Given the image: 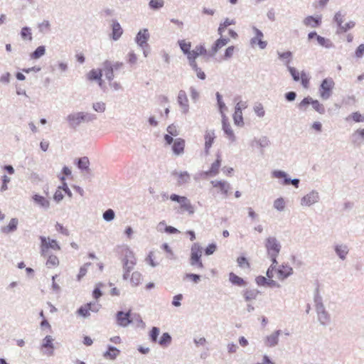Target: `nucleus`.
Returning <instances> with one entry per match:
<instances>
[{
    "instance_id": "nucleus-14",
    "label": "nucleus",
    "mask_w": 364,
    "mask_h": 364,
    "mask_svg": "<svg viewBox=\"0 0 364 364\" xmlns=\"http://www.w3.org/2000/svg\"><path fill=\"white\" fill-rule=\"evenodd\" d=\"M124 258L122 259L123 267H127V269L129 267H127V264H136V259L135 258L134 253L132 250L129 247H126L124 251Z\"/></svg>"
},
{
    "instance_id": "nucleus-43",
    "label": "nucleus",
    "mask_w": 364,
    "mask_h": 364,
    "mask_svg": "<svg viewBox=\"0 0 364 364\" xmlns=\"http://www.w3.org/2000/svg\"><path fill=\"white\" fill-rule=\"evenodd\" d=\"M63 187L60 186L58 188V189L55 191L54 194V199L57 202L61 200L63 198V193H67L68 189H67V185L65 183L63 182Z\"/></svg>"
},
{
    "instance_id": "nucleus-49",
    "label": "nucleus",
    "mask_w": 364,
    "mask_h": 364,
    "mask_svg": "<svg viewBox=\"0 0 364 364\" xmlns=\"http://www.w3.org/2000/svg\"><path fill=\"white\" fill-rule=\"evenodd\" d=\"M170 199L172 201H175V202L178 203L180 204V207L182 206V204L188 202V198L187 197L181 196L177 195L176 193H172L170 196Z\"/></svg>"
},
{
    "instance_id": "nucleus-31",
    "label": "nucleus",
    "mask_w": 364,
    "mask_h": 364,
    "mask_svg": "<svg viewBox=\"0 0 364 364\" xmlns=\"http://www.w3.org/2000/svg\"><path fill=\"white\" fill-rule=\"evenodd\" d=\"M185 148V140L181 138H177L172 146V151L174 154L180 155L183 153Z\"/></svg>"
},
{
    "instance_id": "nucleus-53",
    "label": "nucleus",
    "mask_w": 364,
    "mask_h": 364,
    "mask_svg": "<svg viewBox=\"0 0 364 364\" xmlns=\"http://www.w3.org/2000/svg\"><path fill=\"white\" fill-rule=\"evenodd\" d=\"M311 99L310 96L304 97L298 105V108L300 110L306 111L308 105H311Z\"/></svg>"
},
{
    "instance_id": "nucleus-24",
    "label": "nucleus",
    "mask_w": 364,
    "mask_h": 364,
    "mask_svg": "<svg viewBox=\"0 0 364 364\" xmlns=\"http://www.w3.org/2000/svg\"><path fill=\"white\" fill-rule=\"evenodd\" d=\"M278 277L280 280H284L293 274V269L287 264H282L277 269Z\"/></svg>"
},
{
    "instance_id": "nucleus-3",
    "label": "nucleus",
    "mask_w": 364,
    "mask_h": 364,
    "mask_svg": "<svg viewBox=\"0 0 364 364\" xmlns=\"http://www.w3.org/2000/svg\"><path fill=\"white\" fill-rule=\"evenodd\" d=\"M202 249L198 243H194L191 249L190 264L198 269H203L204 265L201 260Z\"/></svg>"
},
{
    "instance_id": "nucleus-56",
    "label": "nucleus",
    "mask_w": 364,
    "mask_h": 364,
    "mask_svg": "<svg viewBox=\"0 0 364 364\" xmlns=\"http://www.w3.org/2000/svg\"><path fill=\"white\" fill-rule=\"evenodd\" d=\"M46 49L45 47L41 46H38L36 50L31 53V57L33 59H38L43 56L45 54Z\"/></svg>"
},
{
    "instance_id": "nucleus-8",
    "label": "nucleus",
    "mask_w": 364,
    "mask_h": 364,
    "mask_svg": "<svg viewBox=\"0 0 364 364\" xmlns=\"http://www.w3.org/2000/svg\"><path fill=\"white\" fill-rule=\"evenodd\" d=\"M73 164L84 176H85V174L91 175V169L90 168V162L87 156L75 159L73 161Z\"/></svg>"
},
{
    "instance_id": "nucleus-51",
    "label": "nucleus",
    "mask_w": 364,
    "mask_h": 364,
    "mask_svg": "<svg viewBox=\"0 0 364 364\" xmlns=\"http://www.w3.org/2000/svg\"><path fill=\"white\" fill-rule=\"evenodd\" d=\"M349 119H352L355 122H364V114H361L359 112H353L350 115H349L346 120Z\"/></svg>"
},
{
    "instance_id": "nucleus-4",
    "label": "nucleus",
    "mask_w": 364,
    "mask_h": 364,
    "mask_svg": "<svg viewBox=\"0 0 364 364\" xmlns=\"http://www.w3.org/2000/svg\"><path fill=\"white\" fill-rule=\"evenodd\" d=\"M335 82L331 77L323 79L318 88V92L322 100H328L333 93Z\"/></svg>"
},
{
    "instance_id": "nucleus-22",
    "label": "nucleus",
    "mask_w": 364,
    "mask_h": 364,
    "mask_svg": "<svg viewBox=\"0 0 364 364\" xmlns=\"http://www.w3.org/2000/svg\"><path fill=\"white\" fill-rule=\"evenodd\" d=\"M112 33L111 38L114 41H117L122 36L123 33V29L121 27L119 23L116 19H113L112 21Z\"/></svg>"
},
{
    "instance_id": "nucleus-25",
    "label": "nucleus",
    "mask_w": 364,
    "mask_h": 364,
    "mask_svg": "<svg viewBox=\"0 0 364 364\" xmlns=\"http://www.w3.org/2000/svg\"><path fill=\"white\" fill-rule=\"evenodd\" d=\"M198 58V54H193V57L191 59H190L189 65L191 67V68L196 73L197 77L200 80H205L206 77V75L203 71L198 66L196 59Z\"/></svg>"
},
{
    "instance_id": "nucleus-21",
    "label": "nucleus",
    "mask_w": 364,
    "mask_h": 364,
    "mask_svg": "<svg viewBox=\"0 0 364 364\" xmlns=\"http://www.w3.org/2000/svg\"><path fill=\"white\" fill-rule=\"evenodd\" d=\"M222 124L223 130L224 131L225 134L228 136L231 141H235L236 140V137L232 129H231V126L228 122L226 116L224 114H223Z\"/></svg>"
},
{
    "instance_id": "nucleus-44",
    "label": "nucleus",
    "mask_w": 364,
    "mask_h": 364,
    "mask_svg": "<svg viewBox=\"0 0 364 364\" xmlns=\"http://www.w3.org/2000/svg\"><path fill=\"white\" fill-rule=\"evenodd\" d=\"M171 335L168 333H164L159 341V344L162 347H167L171 344Z\"/></svg>"
},
{
    "instance_id": "nucleus-52",
    "label": "nucleus",
    "mask_w": 364,
    "mask_h": 364,
    "mask_svg": "<svg viewBox=\"0 0 364 364\" xmlns=\"http://www.w3.org/2000/svg\"><path fill=\"white\" fill-rule=\"evenodd\" d=\"M114 217H115V213L111 208L106 210L103 213V215H102L103 219L107 222H110V221L113 220L114 219Z\"/></svg>"
},
{
    "instance_id": "nucleus-62",
    "label": "nucleus",
    "mask_w": 364,
    "mask_h": 364,
    "mask_svg": "<svg viewBox=\"0 0 364 364\" xmlns=\"http://www.w3.org/2000/svg\"><path fill=\"white\" fill-rule=\"evenodd\" d=\"M159 333H160L159 328L155 327V326L152 327V328L151 329V331L149 332V337L152 342L155 343L157 341V338L159 335Z\"/></svg>"
},
{
    "instance_id": "nucleus-35",
    "label": "nucleus",
    "mask_w": 364,
    "mask_h": 364,
    "mask_svg": "<svg viewBox=\"0 0 364 364\" xmlns=\"http://www.w3.org/2000/svg\"><path fill=\"white\" fill-rule=\"evenodd\" d=\"M119 353L120 350L116 347L108 346L107 350L104 353L103 356L105 358L114 360L119 355Z\"/></svg>"
},
{
    "instance_id": "nucleus-33",
    "label": "nucleus",
    "mask_w": 364,
    "mask_h": 364,
    "mask_svg": "<svg viewBox=\"0 0 364 364\" xmlns=\"http://www.w3.org/2000/svg\"><path fill=\"white\" fill-rule=\"evenodd\" d=\"M242 296L246 301L256 299L260 291L257 289H246L242 291Z\"/></svg>"
},
{
    "instance_id": "nucleus-26",
    "label": "nucleus",
    "mask_w": 364,
    "mask_h": 364,
    "mask_svg": "<svg viewBox=\"0 0 364 364\" xmlns=\"http://www.w3.org/2000/svg\"><path fill=\"white\" fill-rule=\"evenodd\" d=\"M53 339L50 336H47L43 341L41 348L45 349L44 353L48 355H51L53 352Z\"/></svg>"
},
{
    "instance_id": "nucleus-9",
    "label": "nucleus",
    "mask_w": 364,
    "mask_h": 364,
    "mask_svg": "<svg viewBox=\"0 0 364 364\" xmlns=\"http://www.w3.org/2000/svg\"><path fill=\"white\" fill-rule=\"evenodd\" d=\"M314 38H316L318 45L325 48L330 49L333 48L335 47V45L329 38H326L321 36L318 35L315 31H311L310 33H308L309 41L312 40Z\"/></svg>"
},
{
    "instance_id": "nucleus-7",
    "label": "nucleus",
    "mask_w": 364,
    "mask_h": 364,
    "mask_svg": "<svg viewBox=\"0 0 364 364\" xmlns=\"http://www.w3.org/2000/svg\"><path fill=\"white\" fill-rule=\"evenodd\" d=\"M265 247L268 255H279L281 250V245L274 237H269L265 241Z\"/></svg>"
},
{
    "instance_id": "nucleus-54",
    "label": "nucleus",
    "mask_w": 364,
    "mask_h": 364,
    "mask_svg": "<svg viewBox=\"0 0 364 364\" xmlns=\"http://www.w3.org/2000/svg\"><path fill=\"white\" fill-rule=\"evenodd\" d=\"M105 284L102 282H99L96 284L94 290L92 291V296L95 299H98L102 295L101 287H104Z\"/></svg>"
},
{
    "instance_id": "nucleus-57",
    "label": "nucleus",
    "mask_w": 364,
    "mask_h": 364,
    "mask_svg": "<svg viewBox=\"0 0 364 364\" xmlns=\"http://www.w3.org/2000/svg\"><path fill=\"white\" fill-rule=\"evenodd\" d=\"M274 208L279 211H283L285 208V201L283 198H279L274 201Z\"/></svg>"
},
{
    "instance_id": "nucleus-13",
    "label": "nucleus",
    "mask_w": 364,
    "mask_h": 364,
    "mask_svg": "<svg viewBox=\"0 0 364 364\" xmlns=\"http://www.w3.org/2000/svg\"><path fill=\"white\" fill-rule=\"evenodd\" d=\"M171 176L177 178V184L181 186L191 181V176L187 171L178 172L174 170L171 172Z\"/></svg>"
},
{
    "instance_id": "nucleus-50",
    "label": "nucleus",
    "mask_w": 364,
    "mask_h": 364,
    "mask_svg": "<svg viewBox=\"0 0 364 364\" xmlns=\"http://www.w3.org/2000/svg\"><path fill=\"white\" fill-rule=\"evenodd\" d=\"M164 5V0H150L149 6L153 10H159Z\"/></svg>"
},
{
    "instance_id": "nucleus-18",
    "label": "nucleus",
    "mask_w": 364,
    "mask_h": 364,
    "mask_svg": "<svg viewBox=\"0 0 364 364\" xmlns=\"http://www.w3.org/2000/svg\"><path fill=\"white\" fill-rule=\"evenodd\" d=\"M205 139V155L209 154L210 149L211 148L214 140L215 139L214 130H207L204 135Z\"/></svg>"
},
{
    "instance_id": "nucleus-55",
    "label": "nucleus",
    "mask_w": 364,
    "mask_h": 364,
    "mask_svg": "<svg viewBox=\"0 0 364 364\" xmlns=\"http://www.w3.org/2000/svg\"><path fill=\"white\" fill-rule=\"evenodd\" d=\"M21 38L25 41H31L32 40V33L28 27H23L21 31Z\"/></svg>"
},
{
    "instance_id": "nucleus-39",
    "label": "nucleus",
    "mask_w": 364,
    "mask_h": 364,
    "mask_svg": "<svg viewBox=\"0 0 364 364\" xmlns=\"http://www.w3.org/2000/svg\"><path fill=\"white\" fill-rule=\"evenodd\" d=\"M102 73L100 69H92L91 70L87 75V79L90 81H97L100 80V77H102Z\"/></svg>"
},
{
    "instance_id": "nucleus-12",
    "label": "nucleus",
    "mask_w": 364,
    "mask_h": 364,
    "mask_svg": "<svg viewBox=\"0 0 364 364\" xmlns=\"http://www.w3.org/2000/svg\"><path fill=\"white\" fill-rule=\"evenodd\" d=\"M230 41L228 38H223L220 37L218 38L212 46L211 50L208 52L207 51L208 57L212 58L214 57L215 53L223 46H226Z\"/></svg>"
},
{
    "instance_id": "nucleus-40",
    "label": "nucleus",
    "mask_w": 364,
    "mask_h": 364,
    "mask_svg": "<svg viewBox=\"0 0 364 364\" xmlns=\"http://www.w3.org/2000/svg\"><path fill=\"white\" fill-rule=\"evenodd\" d=\"M179 208L180 210L177 211L178 213H183L184 211H186L189 215H193L195 213L194 206L191 203L189 199L188 202L182 204V206L179 207Z\"/></svg>"
},
{
    "instance_id": "nucleus-42",
    "label": "nucleus",
    "mask_w": 364,
    "mask_h": 364,
    "mask_svg": "<svg viewBox=\"0 0 364 364\" xmlns=\"http://www.w3.org/2000/svg\"><path fill=\"white\" fill-rule=\"evenodd\" d=\"M18 221L16 218H12L9 225L2 228V231L5 233H9L16 230Z\"/></svg>"
},
{
    "instance_id": "nucleus-32",
    "label": "nucleus",
    "mask_w": 364,
    "mask_h": 364,
    "mask_svg": "<svg viewBox=\"0 0 364 364\" xmlns=\"http://www.w3.org/2000/svg\"><path fill=\"white\" fill-rule=\"evenodd\" d=\"M277 55L279 59L283 61L284 65H286L287 68L291 67L289 64L293 59V53L291 51L288 50L284 53L277 51Z\"/></svg>"
},
{
    "instance_id": "nucleus-1",
    "label": "nucleus",
    "mask_w": 364,
    "mask_h": 364,
    "mask_svg": "<svg viewBox=\"0 0 364 364\" xmlns=\"http://www.w3.org/2000/svg\"><path fill=\"white\" fill-rule=\"evenodd\" d=\"M97 119L95 114L78 112L70 114V127L76 129L82 123H90Z\"/></svg>"
},
{
    "instance_id": "nucleus-11",
    "label": "nucleus",
    "mask_w": 364,
    "mask_h": 364,
    "mask_svg": "<svg viewBox=\"0 0 364 364\" xmlns=\"http://www.w3.org/2000/svg\"><path fill=\"white\" fill-rule=\"evenodd\" d=\"M150 37L149 31L147 28H143L140 30L135 38V41L139 46L141 48H149L147 41Z\"/></svg>"
},
{
    "instance_id": "nucleus-60",
    "label": "nucleus",
    "mask_w": 364,
    "mask_h": 364,
    "mask_svg": "<svg viewBox=\"0 0 364 364\" xmlns=\"http://www.w3.org/2000/svg\"><path fill=\"white\" fill-rule=\"evenodd\" d=\"M93 109L100 113H102L106 109V105L103 102H97L92 104Z\"/></svg>"
},
{
    "instance_id": "nucleus-29",
    "label": "nucleus",
    "mask_w": 364,
    "mask_h": 364,
    "mask_svg": "<svg viewBox=\"0 0 364 364\" xmlns=\"http://www.w3.org/2000/svg\"><path fill=\"white\" fill-rule=\"evenodd\" d=\"M221 154L218 151L216 154V160L211 164L210 170L207 172L208 175L216 176L219 172V168L221 165Z\"/></svg>"
},
{
    "instance_id": "nucleus-41",
    "label": "nucleus",
    "mask_w": 364,
    "mask_h": 364,
    "mask_svg": "<svg viewBox=\"0 0 364 364\" xmlns=\"http://www.w3.org/2000/svg\"><path fill=\"white\" fill-rule=\"evenodd\" d=\"M346 13L341 11L336 12L333 16V21L337 24L338 29L343 25Z\"/></svg>"
},
{
    "instance_id": "nucleus-36",
    "label": "nucleus",
    "mask_w": 364,
    "mask_h": 364,
    "mask_svg": "<svg viewBox=\"0 0 364 364\" xmlns=\"http://www.w3.org/2000/svg\"><path fill=\"white\" fill-rule=\"evenodd\" d=\"M252 30L255 33V39H258V46L260 49H264L267 46V42L262 41L263 33L255 26H252Z\"/></svg>"
},
{
    "instance_id": "nucleus-28",
    "label": "nucleus",
    "mask_w": 364,
    "mask_h": 364,
    "mask_svg": "<svg viewBox=\"0 0 364 364\" xmlns=\"http://www.w3.org/2000/svg\"><path fill=\"white\" fill-rule=\"evenodd\" d=\"M213 187H218L225 197L228 196V192L231 188L230 184L225 181H212Z\"/></svg>"
},
{
    "instance_id": "nucleus-30",
    "label": "nucleus",
    "mask_w": 364,
    "mask_h": 364,
    "mask_svg": "<svg viewBox=\"0 0 364 364\" xmlns=\"http://www.w3.org/2000/svg\"><path fill=\"white\" fill-rule=\"evenodd\" d=\"M103 69L105 70V75L109 82H111L114 77V68L112 63L109 60H105L103 63Z\"/></svg>"
},
{
    "instance_id": "nucleus-5",
    "label": "nucleus",
    "mask_w": 364,
    "mask_h": 364,
    "mask_svg": "<svg viewBox=\"0 0 364 364\" xmlns=\"http://www.w3.org/2000/svg\"><path fill=\"white\" fill-rule=\"evenodd\" d=\"M40 240L41 241V254L43 256H46L48 254L49 249L53 250H59L60 246L57 243L56 240H50L49 237L41 236Z\"/></svg>"
},
{
    "instance_id": "nucleus-48",
    "label": "nucleus",
    "mask_w": 364,
    "mask_h": 364,
    "mask_svg": "<svg viewBox=\"0 0 364 364\" xmlns=\"http://www.w3.org/2000/svg\"><path fill=\"white\" fill-rule=\"evenodd\" d=\"M33 200L36 203L43 208H48L49 206V201L41 196L35 195L33 196Z\"/></svg>"
},
{
    "instance_id": "nucleus-63",
    "label": "nucleus",
    "mask_w": 364,
    "mask_h": 364,
    "mask_svg": "<svg viewBox=\"0 0 364 364\" xmlns=\"http://www.w3.org/2000/svg\"><path fill=\"white\" fill-rule=\"evenodd\" d=\"M215 95H216V99H217V102H218L219 110L223 114V109H227V107L225 106V104L223 101L222 95L218 92H216Z\"/></svg>"
},
{
    "instance_id": "nucleus-15",
    "label": "nucleus",
    "mask_w": 364,
    "mask_h": 364,
    "mask_svg": "<svg viewBox=\"0 0 364 364\" xmlns=\"http://www.w3.org/2000/svg\"><path fill=\"white\" fill-rule=\"evenodd\" d=\"M319 200L318 193L316 191H312L309 193L304 196L301 200V204L310 206Z\"/></svg>"
},
{
    "instance_id": "nucleus-64",
    "label": "nucleus",
    "mask_w": 364,
    "mask_h": 364,
    "mask_svg": "<svg viewBox=\"0 0 364 364\" xmlns=\"http://www.w3.org/2000/svg\"><path fill=\"white\" fill-rule=\"evenodd\" d=\"M254 111L257 114V115L259 117H262L265 114V112L263 107V105L261 103H258L254 107Z\"/></svg>"
},
{
    "instance_id": "nucleus-16",
    "label": "nucleus",
    "mask_w": 364,
    "mask_h": 364,
    "mask_svg": "<svg viewBox=\"0 0 364 364\" xmlns=\"http://www.w3.org/2000/svg\"><path fill=\"white\" fill-rule=\"evenodd\" d=\"M303 23L307 27L318 28L322 23V18L321 16H308L303 20Z\"/></svg>"
},
{
    "instance_id": "nucleus-37",
    "label": "nucleus",
    "mask_w": 364,
    "mask_h": 364,
    "mask_svg": "<svg viewBox=\"0 0 364 364\" xmlns=\"http://www.w3.org/2000/svg\"><path fill=\"white\" fill-rule=\"evenodd\" d=\"M229 280L233 285L238 287L246 286L247 284L242 277H240L233 272L229 274Z\"/></svg>"
},
{
    "instance_id": "nucleus-45",
    "label": "nucleus",
    "mask_w": 364,
    "mask_h": 364,
    "mask_svg": "<svg viewBox=\"0 0 364 364\" xmlns=\"http://www.w3.org/2000/svg\"><path fill=\"white\" fill-rule=\"evenodd\" d=\"M311 105L313 109L321 114H323L326 112V109L323 104L320 103L318 100L311 99Z\"/></svg>"
},
{
    "instance_id": "nucleus-61",
    "label": "nucleus",
    "mask_w": 364,
    "mask_h": 364,
    "mask_svg": "<svg viewBox=\"0 0 364 364\" xmlns=\"http://www.w3.org/2000/svg\"><path fill=\"white\" fill-rule=\"evenodd\" d=\"M58 263H59V261H58V257L55 255H50V256H49L48 259H47L46 266L48 268H52V267H56L58 264Z\"/></svg>"
},
{
    "instance_id": "nucleus-2",
    "label": "nucleus",
    "mask_w": 364,
    "mask_h": 364,
    "mask_svg": "<svg viewBox=\"0 0 364 364\" xmlns=\"http://www.w3.org/2000/svg\"><path fill=\"white\" fill-rule=\"evenodd\" d=\"M178 43L180 46V48L181 49L182 52L185 55H187L188 62L190 61V59L192 58L193 53L198 54V57L199 55H203L207 54V50L203 45L196 46V48L193 50H191V42H186L185 40H179L178 41Z\"/></svg>"
},
{
    "instance_id": "nucleus-27",
    "label": "nucleus",
    "mask_w": 364,
    "mask_h": 364,
    "mask_svg": "<svg viewBox=\"0 0 364 364\" xmlns=\"http://www.w3.org/2000/svg\"><path fill=\"white\" fill-rule=\"evenodd\" d=\"M351 143L355 146H360L364 140V132L362 129H357L350 136Z\"/></svg>"
},
{
    "instance_id": "nucleus-23",
    "label": "nucleus",
    "mask_w": 364,
    "mask_h": 364,
    "mask_svg": "<svg viewBox=\"0 0 364 364\" xmlns=\"http://www.w3.org/2000/svg\"><path fill=\"white\" fill-rule=\"evenodd\" d=\"M318 314V319L320 323L323 326H326L330 323L331 316L328 311L326 310L325 306L321 309H316Z\"/></svg>"
},
{
    "instance_id": "nucleus-10",
    "label": "nucleus",
    "mask_w": 364,
    "mask_h": 364,
    "mask_svg": "<svg viewBox=\"0 0 364 364\" xmlns=\"http://www.w3.org/2000/svg\"><path fill=\"white\" fill-rule=\"evenodd\" d=\"M117 323L122 327H127L129 324L133 323V318H132L131 311H128L124 313L122 311H119L116 314Z\"/></svg>"
},
{
    "instance_id": "nucleus-58",
    "label": "nucleus",
    "mask_w": 364,
    "mask_h": 364,
    "mask_svg": "<svg viewBox=\"0 0 364 364\" xmlns=\"http://www.w3.org/2000/svg\"><path fill=\"white\" fill-rule=\"evenodd\" d=\"M87 306H88L87 305V304L83 306H81L77 311V314L83 318L88 317L90 315V314L89 308Z\"/></svg>"
},
{
    "instance_id": "nucleus-34",
    "label": "nucleus",
    "mask_w": 364,
    "mask_h": 364,
    "mask_svg": "<svg viewBox=\"0 0 364 364\" xmlns=\"http://www.w3.org/2000/svg\"><path fill=\"white\" fill-rule=\"evenodd\" d=\"M336 255L340 259L344 260L348 254L349 250L346 245H336L334 247Z\"/></svg>"
},
{
    "instance_id": "nucleus-17",
    "label": "nucleus",
    "mask_w": 364,
    "mask_h": 364,
    "mask_svg": "<svg viewBox=\"0 0 364 364\" xmlns=\"http://www.w3.org/2000/svg\"><path fill=\"white\" fill-rule=\"evenodd\" d=\"M177 102L180 107L183 109V113L187 114L189 110L188 100L186 93L184 90H181L178 92L177 97Z\"/></svg>"
},
{
    "instance_id": "nucleus-46",
    "label": "nucleus",
    "mask_w": 364,
    "mask_h": 364,
    "mask_svg": "<svg viewBox=\"0 0 364 364\" xmlns=\"http://www.w3.org/2000/svg\"><path fill=\"white\" fill-rule=\"evenodd\" d=\"M314 303L316 306V309H321V307H323L324 305L323 304V299L321 296L319 294V289L318 287H317L315 290L314 293Z\"/></svg>"
},
{
    "instance_id": "nucleus-38",
    "label": "nucleus",
    "mask_w": 364,
    "mask_h": 364,
    "mask_svg": "<svg viewBox=\"0 0 364 364\" xmlns=\"http://www.w3.org/2000/svg\"><path fill=\"white\" fill-rule=\"evenodd\" d=\"M233 121L234 124L238 127H242L244 126L242 113L240 110L239 107L235 108V112L233 114Z\"/></svg>"
},
{
    "instance_id": "nucleus-19",
    "label": "nucleus",
    "mask_w": 364,
    "mask_h": 364,
    "mask_svg": "<svg viewBox=\"0 0 364 364\" xmlns=\"http://www.w3.org/2000/svg\"><path fill=\"white\" fill-rule=\"evenodd\" d=\"M282 331L277 330L269 336H266L264 338V344L269 348L276 346L279 343V336L281 335Z\"/></svg>"
},
{
    "instance_id": "nucleus-59",
    "label": "nucleus",
    "mask_w": 364,
    "mask_h": 364,
    "mask_svg": "<svg viewBox=\"0 0 364 364\" xmlns=\"http://www.w3.org/2000/svg\"><path fill=\"white\" fill-rule=\"evenodd\" d=\"M91 262H86L80 269L79 274L77 276V281H80L81 279L87 274V268L91 265Z\"/></svg>"
},
{
    "instance_id": "nucleus-47",
    "label": "nucleus",
    "mask_w": 364,
    "mask_h": 364,
    "mask_svg": "<svg viewBox=\"0 0 364 364\" xmlns=\"http://www.w3.org/2000/svg\"><path fill=\"white\" fill-rule=\"evenodd\" d=\"M355 26V22L353 21H350L347 22L346 23L341 26L340 28L337 30L336 33H346L348 30L352 29Z\"/></svg>"
},
{
    "instance_id": "nucleus-20",
    "label": "nucleus",
    "mask_w": 364,
    "mask_h": 364,
    "mask_svg": "<svg viewBox=\"0 0 364 364\" xmlns=\"http://www.w3.org/2000/svg\"><path fill=\"white\" fill-rule=\"evenodd\" d=\"M270 144H271V142H270L269 139H268V137L266 136H262L259 139H257L255 138L250 142V146H251L254 147L255 146H259L260 148V153H261V154H264L263 149L270 146Z\"/></svg>"
},
{
    "instance_id": "nucleus-6",
    "label": "nucleus",
    "mask_w": 364,
    "mask_h": 364,
    "mask_svg": "<svg viewBox=\"0 0 364 364\" xmlns=\"http://www.w3.org/2000/svg\"><path fill=\"white\" fill-rule=\"evenodd\" d=\"M272 176L277 178H282V184L284 186L293 185L295 188L299 186L300 180L299 178L291 179L289 177L288 174L281 170H275L272 173Z\"/></svg>"
}]
</instances>
